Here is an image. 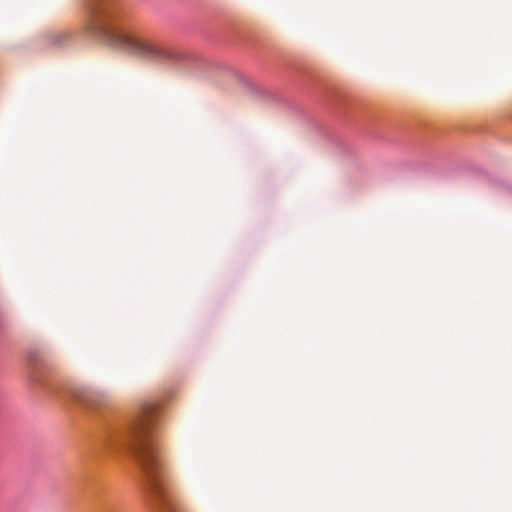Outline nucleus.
<instances>
[{"label":"nucleus","mask_w":512,"mask_h":512,"mask_svg":"<svg viewBox=\"0 0 512 512\" xmlns=\"http://www.w3.org/2000/svg\"><path fill=\"white\" fill-rule=\"evenodd\" d=\"M157 418L156 405H143L127 425L108 440L107 449L112 452L128 451L141 469L152 496L161 498L162 459L153 436Z\"/></svg>","instance_id":"obj_1"},{"label":"nucleus","mask_w":512,"mask_h":512,"mask_svg":"<svg viewBox=\"0 0 512 512\" xmlns=\"http://www.w3.org/2000/svg\"><path fill=\"white\" fill-rule=\"evenodd\" d=\"M85 33L100 37L112 47L145 60H163L170 53L160 43L123 27V15L113 0H91L87 5Z\"/></svg>","instance_id":"obj_2"},{"label":"nucleus","mask_w":512,"mask_h":512,"mask_svg":"<svg viewBox=\"0 0 512 512\" xmlns=\"http://www.w3.org/2000/svg\"><path fill=\"white\" fill-rule=\"evenodd\" d=\"M72 33L66 29L49 32L45 35V45L48 47H62L72 39Z\"/></svg>","instance_id":"obj_3"},{"label":"nucleus","mask_w":512,"mask_h":512,"mask_svg":"<svg viewBox=\"0 0 512 512\" xmlns=\"http://www.w3.org/2000/svg\"><path fill=\"white\" fill-rule=\"evenodd\" d=\"M74 397L80 403H83L86 405H93L95 403L102 401L104 399L105 395L102 391H99V390H95V389H91V388H83V389L77 390L74 393Z\"/></svg>","instance_id":"obj_4"}]
</instances>
